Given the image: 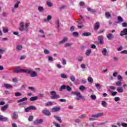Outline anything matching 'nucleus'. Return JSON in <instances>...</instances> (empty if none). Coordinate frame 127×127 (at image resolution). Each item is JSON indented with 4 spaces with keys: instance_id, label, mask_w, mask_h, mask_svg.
I'll list each match as a JSON object with an SVG mask.
<instances>
[{
    "instance_id": "obj_20",
    "label": "nucleus",
    "mask_w": 127,
    "mask_h": 127,
    "mask_svg": "<svg viewBox=\"0 0 127 127\" xmlns=\"http://www.w3.org/2000/svg\"><path fill=\"white\" fill-rule=\"evenodd\" d=\"M27 100H28V98L26 97H24L22 98L21 99L18 100L17 103H22V102H25V101H26Z\"/></svg>"
},
{
    "instance_id": "obj_38",
    "label": "nucleus",
    "mask_w": 127,
    "mask_h": 127,
    "mask_svg": "<svg viewBox=\"0 0 127 127\" xmlns=\"http://www.w3.org/2000/svg\"><path fill=\"white\" fill-rule=\"evenodd\" d=\"M105 16H106L107 18H109V17H111L112 15L109 12H107L105 13Z\"/></svg>"
},
{
    "instance_id": "obj_36",
    "label": "nucleus",
    "mask_w": 127,
    "mask_h": 127,
    "mask_svg": "<svg viewBox=\"0 0 127 127\" xmlns=\"http://www.w3.org/2000/svg\"><path fill=\"white\" fill-rule=\"evenodd\" d=\"M69 78L71 80V81H72V82H74L75 80H76V78L73 75H71Z\"/></svg>"
},
{
    "instance_id": "obj_30",
    "label": "nucleus",
    "mask_w": 127,
    "mask_h": 127,
    "mask_svg": "<svg viewBox=\"0 0 127 127\" xmlns=\"http://www.w3.org/2000/svg\"><path fill=\"white\" fill-rule=\"evenodd\" d=\"M19 3H20V1H18L14 4V7L15 8H18V6H19Z\"/></svg>"
},
{
    "instance_id": "obj_16",
    "label": "nucleus",
    "mask_w": 127,
    "mask_h": 127,
    "mask_svg": "<svg viewBox=\"0 0 127 127\" xmlns=\"http://www.w3.org/2000/svg\"><path fill=\"white\" fill-rule=\"evenodd\" d=\"M38 100V96H33L30 98L31 102H34V101H37Z\"/></svg>"
},
{
    "instance_id": "obj_41",
    "label": "nucleus",
    "mask_w": 127,
    "mask_h": 127,
    "mask_svg": "<svg viewBox=\"0 0 127 127\" xmlns=\"http://www.w3.org/2000/svg\"><path fill=\"white\" fill-rule=\"evenodd\" d=\"M87 80H88V81L89 83H92L93 82V78H92V77H88Z\"/></svg>"
},
{
    "instance_id": "obj_27",
    "label": "nucleus",
    "mask_w": 127,
    "mask_h": 127,
    "mask_svg": "<svg viewBox=\"0 0 127 127\" xmlns=\"http://www.w3.org/2000/svg\"><path fill=\"white\" fill-rule=\"evenodd\" d=\"M92 53V50L90 49H88L86 51L85 55L86 56H90V54Z\"/></svg>"
},
{
    "instance_id": "obj_45",
    "label": "nucleus",
    "mask_w": 127,
    "mask_h": 127,
    "mask_svg": "<svg viewBox=\"0 0 127 127\" xmlns=\"http://www.w3.org/2000/svg\"><path fill=\"white\" fill-rule=\"evenodd\" d=\"M66 89V86L65 85H62L61 88H60V91H62L63 90H65Z\"/></svg>"
},
{
    "instance_id": "obj_64",
    "label": "nucleus",
    "mask_w": 127,
    "mask_h": 127,
    "mask_svg": "<svg viewBox=\"0 0 127 127\" xmlns=\"http://www.w3.org/2000/svg\"><path fill=\"white\" fill-rule=\"evenodd\" d=\"M122 26H123V27H127V23H126V22L123 23H122Z\"/></svg>"
},
{
    "instance_id": "obj_54",
    "label": "nucleus",
    "mask_w": 127,
    "mask_h": 127,
    "mask_svg": "<svg viewBox=\"0 0 127 127\" xmlns=\"http://www.w3.org/2000/svg\"><path fill=\"white\" fill-rule=\"evenodd\" d=\"M84 118H86V115L82 114L79 116V119H84Z\"/></svg>"
},
{
    "instance_id": "obj_51",
    "label": "nucleus",
    "mask_w": 127,
    "mask_h": 127,
    "mask_svg": "<svg viewBox=\"0 0 127 127\" xmlns=\"http://www.w3.org/2000/svg\"><path fill=\"white\" fill-rule=\"evenodd\" d=\"M48 61H50V62H53V58L51 56H49Z\"/></svg>"
},
{
    "instance_id": "obj_6",
    "label": "nucleus",
    "mask_w": 127,
    "mask_h": 127,
    "mask_svg": "<svg viewBox=\"0 0 127 127\" xmlns=\"http://www.w3.org/2000/svg\"><path fill=\"white\" fill-rule=\"evenodd\" d=\"M42 123H43V119H37L34 122V125H40L42 124Z\"/></svg>"
},
{
    "instance_id": "obj_19",
    "label": "nucleus",
    "mask_w": 127,
    "mask_h": 127,
    "mask_svg": "<svg viewBox=\"0 0 127 127\" xmlns=\"http://www.w3.org/2000/svg\"><path fill=\"white\" fill-rule=\"evenodd\" d=\"M107 38L109 40H111V39H113V38H114V35L111 33H109L107 35Z\"/></svg>"
},
{
    "instance_id": "obj_12",
    "label": "nucleus",
    "mask_w": 127,
    "mask_h": 127,
    "mask_svg": "<svg viewBox=\"0 0 127 127\" xmlns=\"http://www.w3.org/2000/svg\"><path fill=\"white\" fill-rule=\"evenodd\" d=\"M98 41L100 44H104V37L103 36H100L98 37Z\"/></svg>"
},
{
    "instance_id": "obj_46",
    "label": "nucleus",
    "mask_w": 127,
    "mask_h": 127,
    "mask_svg": "<svg viewBox=\"0 0 127 127\" xmlns=\"http://www.w3.org/2000/svg\"><path fill=\"white\" fill-rule=\"evenodd\" d=\"M28 121L29 122H32V121H33V116H30L28 118Z\"/></svg>"
},
{
    "instance_id": "obj_17",
    "label": "nucleus",
    "mask_w": 127,
    "mask_h": 127,
    "mask_svg": "<svg viewBox=\"0 0 127 127\" xmlns=\"http://www.w3.org/2000/svg\"><path fill=\"white\" fill-rule=\"evenodd\" d=\"M117 91L118 93H123L124 92V88L122 87H118L117 88Z\"/></svg>"
},
{
    "instance_id": "obj_5",
    "label": "nucleus",
    "mask_w": 127,
    "mask_h": 127,
    "mask_svg": "<svg viewBox=\"0 0 127 127\" xmlns=\"http://www.w3.org/2000/svg\"><path fill=\"white\" fill-rule=\"evenodd\" d=\"M124 35H126V36H127V28H125L123 30L121 31L120 36H124Z\"/></svg>"
},
{
    "instance_id": "obj_4",
    "label": "nucleus",
    "mask_w": 127,
    "mask_h": 127,
    "mask_svg": "<svg viewBox=\"0 0 127 127\" xmlns=\"http://www.w3.org/2000/svg\"><path fill=\"white\" fill-rule=\"evenodd\" d=\"M104 116V113H99L96 114L91 115L92 118H101V117H103Z\"/></svg>"
},
{
    "instance_id": "obj_53",
    "label": "nucleus",
    "mask_w": 127,
    "mask_h": 127,
    "mask_svg": "<svg viewBox=\"0 0 127 127\" xmlns=\"http://www.w3.org/2000/svg\"><path fill=\"white\" fill-rule=\"evenodd\" d=\"M117 78L119 81H121V80H123V76L119 74L117 76Z\"/></svg>"
},
{
    "instance_id": "obj_15",
    "label": "nucleus",
    "mask_w": 127,
    "mask_h": 127,
    "mask_svg": "<svg viewBox=\"0 0 127 127\" xmlns=\"http://www.w3.org/2000/svg\"><path fill=\"white\" fill-rule=\"evenodd\" d=\"M66 41H68V38L67 37H64L63 40L59 42V44H63Z\"/></svg>"
},
{
    "instance_id": "obj_61",
    "label": "nucleus",
    "mask_w": 127,
    "mask_h": 127,
    "mask_svg": "<svg viewBox=\"0 0 127 127\" xmlns=\"http://www.w3.org/2000/svg\"><path fill=\"white\" fill-rule=\"evenodd\" d=\"M121 126L124 127H127V124L125 123H121Z\"/></svg>"
},
{
    "instance_id": "obj_60",
    "label": "nucleus",
    "mask_w": 127,
    "mask_h": 127,
    "mask_svg": "<svg viewBox=\"0 0 127 127\" xmlns=\"http://www.w3.org/2000/svg\"><path fill=\"white\" fill-rule=\"evenodd\" d=\"M63 65H66V64H67V62H66V60H65V59H63Z\"/></svg>"
},
{
    "instance_id": "obj_2",
    "label": "nucleus",
    "mask_w": 127,
    "mask_h": 127,
    "mask_svg": "<svg viewBox=\"0 0 127 127\" xmlns=\"http://www.w3.org/2000/svg\"><path fill=\"white\" fill-rule=\"evenodd\" d=\"M50 94L51 95V99L53 100H55L57 99L60 98V96H59V94H57V93H56V91H51Z\"/></svg>"
},
{
    "instance_id": "obj_25",
    "label": "nucleus",
    "mask_w": 127,
    "mask_h": 127,
    "mask_svg": "<svg viewBox=\"0 0 127 127\" xmlns=\"http://www.w3.org/2000/svg\"><path fill=\"white\" fill-rule=\"evenodd\" d=\"M54 118H55V119H56V120H57V121H58L59 122H60V123H62V120H61V117H59L56 115H55L54 116Z\"/></svg>"
},
{
    "instance_id": "obj_9",
    "label": "nucleus",
    "mask_w": 127,
    "mask_h": 127,
    "mask_svg": "<svg viewBox=\"0 0 127 127\" xmlns=\"http://www.w3.org/2000/svg\"><path fill=\"white\" fill-rule=\"evenodd\" d=\"M19 29L20 31H23L24 30V23H23V22H21L20 23Z\"/></svg>"
},
{
    "instance_id": "obj_23",
    "label": "nucleus",
    "mask_w": 127,
    "mask_h": 127,
    "mask_svg": "<svg viewBox=\"0 0 127 127\" xmlns=\"http://www.w3.org/2000/svg\"><path fill=\"white\" fill-rule=\"evenodd\" d=\"M45 106H46V107H49L50 106H53V102H52L51 101L47 102L45 104Z\"/></svg>"
},
{
    "instance_id": "obj_24",
    "label": "nucleus",
    "mask_w": 127,
    "mask_h": 127,
    "mask_svg": "<svg viewBox=\"0 0 127 127\" xmlns=\"http://www.w3.org/2000/svg\"><path fill=\"white\" fill-rule=\"evenodd\" d=\"M95 86L97 90H101V89H102V85L99 83L95 84Z\"/></svg>"
},
{
    "instance_id": "obj_50",
    "label": "nucleus",
    "mask_w": 127,
    "mask_h": 127,
    "mask_svg": "<svg viewBox=\"0 0 127 127\" xmlns=\"http://www.w3.org/2000/svg\"><path fill=\"white\" fill-rule=\"evenodd\" d=\"M72 44V43H67L65 44L64 47H69V46H71Z\"/></svg>"
},
{
    "instance_id": "obj_3",
    "label": "nucleus",
    "mask_w": 127,
    "mask_h": 127,
    "mask_svg": "<svg viewBox=\"0 0 127 127\" xmlns=\"http://www.w3.org/2000/svg\"><path fill=\"white\" fill-rule=\"evenodd\" d=\"M72 94L76 96V97H75V99L77 101H79L80 99H81V100H85V97L82 96L80 92H72Z\"/></svg>"
},
{
    "instance_id": "obj_34",
    "label": "nucleus",
    "mask_w": 127,
    "mask_h": 127,
    "mask_svg": "<svg viewBox=\"0 0 127 127\" xmlns=\"http://www.w3.org/2000/svg\"><path fill=\"white\" fill-rule=\"evenodd\" d=\"M61 78H63V79H67L68 76L67 75L65 74L64 73H62L61 74Z\"/></svg>"
},
{
    "instance_id": "obj_39",
    "label": "nucleus",
    "mask_w": 127,
    "mask_h": 127,
    "mask_svg": "<svg viewBox=\"0 0 127 127\" xmlns=\"http://www.w3.org/2000/svg\"><path fill=\"white\" fill-rule=\"evenodd\" d=\"M101 105L103 107L106 108L107 107V102L105 101H102Z\"/></svg>"
},
{
    "instance_id": "obj_29",
    "label": "nucleus",
    "mask_w": 127,
    "mask_h": 127,
    "mask_svg": "<svg viewBox=\"0 0 127 127\" xmlns=\"http://www.w3.org/2000/svg\"><path fill=\"white\" fill-rule=\"evenodd\" d=\"M51 18H52V16L49 15L47 16V18L44 19V21H45L46 22L47 21H49V20H50Z\"/></svg>"
},
{
    "instance_id": "obj_63",
    "label": "nucleus",
    "mask_w": 127,
    "mask_h": 127,
    "mask_svg": "<svg viewBox=\"0 0 127 127\" xmlns=\"http://www.w3.org/2000/svg\"><path fill=\"white\" fill-rule=\"evenodd\" d=\"M12 82H13L14 83H16L17 82V78H13Z\"/></svg>"
},
{
    "instance_id": "obj_55",
    "label": "nucleus",
    "mask_w": 127,
    "mask_h": 127,
    "mask_svg": "<svg viewBox=\"0 0 127 127\" xmlns=\"http://www.w3.org/2000/svg\"><path fill=\"white\" fill-rule=\"evenodd\" d=\"M117 94L118 92L117 91H114L111 94L112 96H113V97H115V96H117Z\"/></svg>"
},
{
    "instance_id": "obj_13",
    "label": "nucleus",
    "mask_w": 127,
    "mask_h": 127,
    "mask_svg": "<svg viewBox=\"0 0 127 127\" xmlns=\"http://www.w3.org/2000/svg\"><path fill=\"white\" fill-rule=\"evenodd\" d=\"M7 109H8V104H6L1 107V112H4L5 111H6Z\"/></svg>"
},
{
    "instance_id": "obj_18",
    "label": "nucleus",
    "mask_w": 127,
    "mask_h": 127,
    "mask_svg": "<svg viewBox=\"0 0 127 127\" xmlns=\"http://www.w3.org/2000/svg\"><path fill=\"white\" fill-rule=\"evenodd\" d=\"M107 53H108V50L107 49L105 48L102 51V54L103 56H107Z\"/></svg>"
},
{
    "instance_id": "obj_44",
    "label": "nucleus",
    "mask_w": 127,
    "mask_h": 127,
    "mask_svg": "<svg viewBox=\"0 0 127 127\" xmlns=\"http://www.w3.org/2000/svg\"><path fill=\"white\" fill-rule=\"evenodd\" d=\"M85 89H86V87L83 85H81L79 87V90L80 91H84V90H85Z\"/></svg>"
},
{
    "instance_id": "obj_8",
    "label": "nucleus",
    "mask_w": 127,
    "mask_h": 127,
    "mask_svg": "<svg viewBox=\"0 0 127 127\" xmlns=\"http://www.w3.org/2000/svg\"><path fill=\"white\" fill-rule=\"evenodd\" d=\"M8 121V118L7 117H3L2 115H0V122H7Z\"/></svg>"
},
{
    "instance_id": "obj_48",
    "label": "nucleus",
    "mask_w": 127,
    "mask_h": 127,
    "mask_svg": "<svg viewBox=\"0 0 127 127\" xmlns=\"http://www.w3.org/2000/svg\"><path fill=\"white\" fill-rule=\"evenodd\" d=\"M83 57H79L77 58V61L78 62H82V61H83Z\"/></svg>"
},
{
    "instance_id": "obj_42",
    "label": "nucleus",
    "mask_w": 127,
    "mask_h": 127,
    "mask_svg": "<svg viewBox=\"0 0 127 127\" xmlns=\"http://www.w3.org/2000/svg\"><path fill=\"white\" fill-rule=\"evenodd\" d=\"M22 94L20 92H16L15 93V97H20V96H22Z\"/></svg>"
},
{
    "instance_id": "obj_14",
    "label": "nucleus",
    "mask_w": 127,
    "mask_h": 127,
    "mask_svg": "<svg viewBox=\"0 0 127 127\" xmlns=\"http://www.w3.org/2000/svg\"><path fill=\"white\" fill-rule=\"evenodd\" d=\"M94 30H98L100 28V22H97L94 25Z\"/></svg>"
},
{
    "instance_id": "obj_26",
    "label": "nucleus",
    "mask_w": 127,
    "mask_h": 127,
    "mask_svg": "<svg viewBox=\"0 0 127 127\" xmlns=\"http://www.w3.org/2000/svg\"><path fill=\"white\" fill-rule=\"evenodd\" d=\"M38 10L39 11V12H43V11H44V8L41 6H40L38 8Z\"/></svg>"
},
{
    "instance_id": "obj_7",
    "label": "nucleus",
    "mask_w": 127,
    "mask_h": 127,
    "mask_svg": "<svg viewBox=\"0 0 127 127\" xmlns=\"http://www.w3.org/2000/svg\"><path fill=\"white\" fill-rule=\"evenodd\" d=\"M61 110V108L60 107H56L52 109V112H53L54 113H56L57 112H60Z\"/></svg>"
},
{
    "instance_id": "obj_62",
    "label": "nucleus",
    "mask_w": 127,
    "mask_h": 127,
    "mask_svg": "<svg viewBox=\"0 0 127 127\" xmlns=\"http://www.w3.org/2000/svg\"><path fill=\"white\" fill-rule=\"evenodd\" d=\"M29 111H30V109H29V107L25 109V113H28Z\"/></svg>"
},
{
    "instance_id": "obj_37",
    "label": "nucleus",
    "mask_w": 127,
    "mask_h": 127,
    "mask_svg": "<svg viewBox=\"0 0 127 127\" xmlns=\"http://www.w3.org/2000/svg\"><path fill=\"white\" fill-rule=\"evenodd\" d=\"M116 85L118 87H121L122 86V81H118L116 82Z\"/></svg>"
},
{
    "instance_id": "obj_40",
    "label": "nucleus",
    "mask_w": 127,
    "mask_h": 127,
    "mask_svg": "<svg viewBox=\"0 0 127 127\" xmlns=\"http://www.w3.org/2000/svg\"><path fill=\"white\" fill-rule=\"evenodd\" d=\"M47 6H49L50 7H51L53 5V3H52L50 1H47Z\"/></svg>"
},
{
    "instance_id": "obj_33",
    "label": "nucleus",
    "mask_w": 127,
    "mask_h": 127,
    "mask_svg": "<svg viewBox=\"0 0 127 127\" xmlns=\"http://www.w3.org/2000/svg\"><path fill=\"white\" fill-rule=\"evenodd\" d=\"M16 48L18 51H21V50L22 49V46L18 45V46H17Z\"/></svg>"
},
{
    "instance_id": "obj_11",
    "label": "nucleus",
    "mask_w": 127,
    "mask_h": 127,
    "mask_svg": "<svg viewBox=\"0 0 127 127\" xmlns=\"http://www.w3.org/2000/svg\"><path fill=\"white\" fill-rule=\"evenodd\" d=\"M42 113L45 114L46 116H51V113H50V111L49 110H44L42 111Z\"/></svg>"
},
{
    "instance_id": "obj_21",
    "label": "nucleus",
    "mask_w": 127,
    "mask_h": 127,
    "mask_svg": "<svg viewBox=\"0 0 127 127\" xmlns=\"http://www.w3.org/2000/svg\"><path fill=\"white\" fill-rule=\"evenodd\" d=\"M118 23H120L121 22H123L124 21V19L121 16H119L117 18Z\"/></svg>"
},
{
    "instance_id": "obj_35",
    "label": "nucleus",
    "mask_w": 127,
    "mask_h": 127,
    "mask_svg": "<svg viewBox=\"0 0 127 127\" xmlns=\"http://www.w3.org/2000/svg\"><path fill=\"white\" fill-rule=\"evenodd\" d=\"M30 110H33L34 111H36L37 110V108L34 106H30L29 107Z\"/></svg>"
},
{
    "instance_id": "obj_52",
    "label": "nucleus",
    "mask_w": 127,
    "mask_h": 127,
    "mask_svg": "<svg viewBox=\"0 0 127 127\" xmlns=\"http://www.w3.org/2000/svg\"><path fill=\"white\" fill-rule=\"evenodd\" d=\"M72 35L73 36H75V37H77L79 35V33L77 32H73L72 33Z\"/></svg>"
},
{
    "instance_id": "obj_28",
    "label": "nucleus",
    "mask_w": 127,
    "mask_h": 127,
    "mask_svg": "<svg viewBox=\"0 0 127 127\" xmlns=\"http://www.w3.org/2000/svg\"><path fill=\"white\" fill-rule=\"evenodd\" d=\"M82 35L83 36H91V35H92V33H91V32H85L83 33Z\"/></svg>"
},
{
    "instance_id": "obj_1",
    "label": "nucleus",
    "mask_w": 127,
    "mask_h": 127,
    "mask_svg": "<svg viewBox=\"0 0 127 127\" xmlns=\"http://www.w3.org/2000/svg\"><path fill=\"white\" fill-rule=\"evenodd\" d=\"M13 72L14 73H26L27 74H29L30 75V76L32 78H34L35 77H37L38 74L36 71H34L33 69L31 68L29 69H20V67L17 66L15 67L14 70Z\"/></svg>"
},
{
    "instance_id": "obj_47",
    "label": "nucleus",
    "mask_w": 127,
    "mask_h": 127,
    "mask_svg": "<svg viewBox=\"0 0 127 127\" xmlns=\"http://www.w3.org/2000/svg\"><path fill=\"white\" fill-rule=\"evenodd\" d=\"M114 101L115 102H119V101H121V99H120V97H116L114 98Z\"/></svg>"
},
{
    "instance_id": "obj_43",
    "label": "nucleus",
    "mask_w": 127,
    "mask_h": 127,
    "mask_svg": "<svg viewBox=\"0 0 127 127\" xmlns=\"http://www.w3.org/2000/svg\"><path fill=\"white\" fill-rule=\"evenodd\" d=\"M123 49H124L123 46H120V47L117 48V51H122Z\"/></svg>"
},
{
    "instance_id": "obj_59",
    "label": "nucleus",
    "mask_w": 127,
    "mask_h": 127,
    "mask_svg": "<svg viewBox=\"0 0 127 127\" xmlns=\"http://www.w3.org/2000/svg\"><path fill=\"white\" fill-rule=\"evenodd\" d=\"M121 54H127V50H125L121 52Z\"/></svg>"
},
{
    "instance_id": "obj_58",
    "label": "nucleus",
    "mask_w": 127,
    "mask_h": 127,
    "mask_svg": "<svg viewBox=\"0 0 127 127\" xmlns=\"http://www.w3.org/2000/svg\"><path fill=\"white\" fill-rule=\"evenodd\" d=\"M44 52L45 54H49L50 53V52L47 49L44 50Z\"/></svg>"
},
{
    "instance_id": "obj_10",
    "label": "nucleus",
    "mask_w": 127,
    "mask_h": 127,
    "mask_svg": "<svg viewBox=\"0 0 127 127\" xmlns=\"http://www.w3.org/2000/svg\"><path fill=\"white\" fill-rule=\"evenodd\" d=\"M11 118L12 120H17L18 118V114H17L16 112H14L13 113L11 116Z\"/></svg>"
},
{
    "instance_id": "obj_49",
    "label": "nucleus",
    "mask_w": 127,
    "mask_h": 127,
    "mask_svg": "<svg viewBox=\"0 0 127 127\" xmlns=\"http://www.w3.org/2000/svg\"><path fill=\"white\" fill-rule=\"evenodd\" d=\"M91 99H92L93 100H96L97 99V96H96L95 95H91Z\"/></svg>"
},
{
    "instance_id": "obj_32",
    "label": "nucleus",
    "mask_w": 127,
    "mask_h": 127,
    "mask_svg": "<svg viewBox=\"0 0 127 127\" xmlns=\"http://www.w3.org/2000/svg\"><path fill=\"white\" fill-rule=\"evenodd\" d=\"M2 29L3 33H7L8 32V28L3 27Z\"/></svg>"
},
{
    "instance_id": "obj_56",
    "label": "nucleus",
    "mask_w": 127,
    "mask_h": 127,
    "mask_svg": "<svg viewBox=\"0 0 127 127\" xmlns=\"http://www.w3.org/2000/svg\"><path fill=\"white\" fill-rule=\"evenodd\" d=\"M54 125H55L56 127H61L60 125L57 122H54Z\"/></svg>"
},
{
    "instance_id": "obj_57",
    "label": "nucleus",
    "mask_w": 127,
    "mask_h": 127,
    "mask_svg": "<svg viewBox=\"0 0 127 127\" xmlns=\"http://www.w3.org/2000/svg\"><path fill=\"white\" fill-rule=\"evenodd\" d=\"M29 90H30L31 91H35V88L33 87L29 86L28 87Z\"/></svg>"
},
{
    "instance_id": "obj_22",
    "label": "nucleus",
    "mask_w": 127,
    "mask_h": 127,
    "mask_svg": "<svg viewBox=\"0 0 127 127\" xmlns=\"http://www.w3.org/2000/svg\"><path fill=\"white\" fill-rule=\"evenodd\" d=\"M87 10L91 12V13H94V12H96V10H95V9H92L90 7H87Z\"/></svg>"
},
{
    "instance_id": "obj_31",
    "label": "nucleus",
    "mask_w": 127,
    "mask_h": 127,
    "mask_svg": "<svg viewBox=\"0 0 127 127\" xmlns=\"http://www.w3.org/2000/svg\"><path fill=\"white\" fill-rule=\"evenodd\" d=\"M4 87H5V88H6V89H8L9 88H12V86L8 84H4Z\"/></svg>"
}]
</instances>
